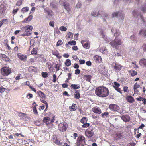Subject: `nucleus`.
<instances>
[{"mask_svg":"<svg viewBox=\"0 0 146 146\" xmlns=\"http://www.w3.org/2000/svg\"><path fill=\"white\" fill-rule=\"evenodd\" d=\"M119 30H116L115 34H114L115 35L116 37L114 40L112 41L110 43L111 45L113 48L116 47L121 44V39L117 38V36H119Z\"/></svg>","mask_w":146,"mask_h":146,"instance_id":"f03ea898","label":"nucleus"},{"mask_svg":"<svg viewBox=\"0 0 146 146\" xmlns=\"http://www.w3.org/2000/svg\"><path fill=\"white\" fill-rule=\"evenodd\" d=\"M93 58L95 62L97 63L101 62L102 61L101 57L100 56L96 55L94 56Z\"/></svg>","mask_w":146,"mask_h":146,"instance_id":"4468645a","label":"nucleus"},{"mask_svg":"<svg viewBox=\"0 0 146 146\" xmlns=\"http://www.w3.org/2000/svg\"><path fill=\"white\" fill-rule=\"evenodd\" d=\"M140 87V85L137 84V83H135L134 85V91H135V90H137V88H139Z\"/></svg>","mask_w":146,"mask_h":146,"instance_id":"37998d69","label":"nucleus"},{"mask_svg":"<svg viewBox=\"0 0 146 146\" xmlns=\"http://www.w3.org/2000/svg\"><path fill=\"white\" fill-rule=\"evenodd\" d=\"M25 115L26 114L25 113H23L20 112V113H19V114L18 115V116L19 117H20L21 118H23L24 117H25Z\"/></svg>","mask_w":146,"mask_h":146,"instance_id":"c03bdc74","label":"nucleus"},{"mask_svg":"<svg viewBox=\"0 0 146 146\" xmlns=\"http://www.w3.org/2000/svg\"><path fill=\"white\" fill-rule=\"evenodd\" d=\"M76 104H75L73 103L72 105L69 107L70 110V111H75L77 109V106H76Z\"/></svg>","mask_w":146,"mask_h":146,"instance_id":"5701e85b","label":"nucleus"},{"mask_svg":"<svg viewBox=\"0 0 146 146\" xmlns=\"http://www.w3.org/2000/svg\"><path fill=\"white\" fill-rule=\"evenodd\" d=\"M77 146H84L86 144V140L85 137L82 135L79 136L77 139L76 143Z\"/></svg>","mask_w":146,"mask_h":146,"instance_id":"7ed1b4c3","label":"nucleus"},{"mask_svg":"<svg viewBox=\"0 0 146 146\" xmlns=\"http://www.w3.org/2000/svg\"><path fill=\"white\" fill-rule=\"evenodd\" d=\"M55 23L53 21H50L49 23V25L50 26L54 27V26Z\"/></svg>","mask_w":146,"mask_h":146,"instance_id":"6e6d98bb","label":"nucleus"},{"mask_svg":"<svg viewBox=\"0 0 146 146\" xmlns=\"http://www.w3.org/2000/svg\"><path fill=\"white\" fill-rule=\"evenodd\" d=\"M76 92L74 94V97L75 98L79 99L80 97V94L79 92L77 91H76Z\"/></svg>","mask_w":146,"mask_h":146,"instance_id":"7c9ffc66","label":"nucleus"},{"mask_svg":"<svg viewBox=\"0 0 146 146\" xmlns=\"http://www.w3.org/2000/svg\"><path fill=\"white\" fill-rule=\"evenodd\" d=\"M53 82H55L56 81V76L55 74H54L53 76Z\"/></svg>","mask_w":146,"mask_h":146,"instance_id":"e2e57ef3","label":"nucleus"},{"mask_svg":"<svg viewBox=\"0 0 146 146\" xmlns=\"http://www.w3.org/2000/svg\"><path fill=\"white\" fill-rule=\"evenodd\" d=\"M65 64L67 66H70L71 64L70 60L69 59H67L66 61Z\"/></svg>","mask_w":146,"mask_h":146,"instance_id":"72a5a7b5","label":"nucleus"},{"mask_svg":"<svg viewBox=\"0 0 146 146\" xmlns=\"http://www.w3.org/2000/svg\"><path fill=\"white\" fill-rule=\"evenodd\" d=\"M63 44V42L62 40H59L58 41L56 44V46H59Z\"/></svg>","mask_w":146,"mask_h":146,"instance_id":"49530a36","label":"nucleus"},{"mask_svg":"<svg viewBox=\"0 0 146 146\" xmlns=\"http://www.w3.org/2000/svg\"><path fill=\"white\" fill-rule=\"evenodd\" d=\"M11 69L7 67H3L1 69V73L4 76L9 75L11 72Z\"/></svg>","mask_w":146,"mask_h":146,"instance_id":"39448f33","label":"nucleus"},{"mask_svg":"<svg viewBox=\"0 0 146 146\" xmlns=\"http://www.w3.org/2000/svg\"><path fill=\"white\" fill-rule=\"evenodd\" d=\"M108 115L109 113L108 112H104L101 114V116L104 118L105 116H108Z\"/></svg>","mask_w":146,"mask_h":146,"instance_id":"603ef678","label":"nucleus"},{"mask_svg":"<svg viewBox=\"0 0 146 146\" xmlns=\"http://www.w3.org/2000/svg\"><path fill=\"white\" fill-rule=\"evenodd\" d=\"M95 92L97 96L101 97H106L109 94L108 89L104 86H100L97 88L95 90Z\"/></svg>","mask_w":146,"mask_h":146,"instance_id":"f257e3e1","label":"nucleus"},{"mask_svg":"<svg viewBox=\"0 0 146 146\" xmlns=\"http://www.w3.org/2000/svg\"><path fill=\"white\" fill-rule=\"evenodd\" d=\"M1 21L3 23V24H6L7 23L8 20L7 19H3Z\"/></svg>","mask_w":146,"mask_h":146,"instance_id":"bf43d9fd","label":"nucleus"},{"mask_svg":"<svg viewBox=\"0 0 146 146\" xmlns=\"http://www.w3.org/2000/svg\"><path fill=\"white\" fill-rule=\"evenodd\" d=\"M44 11L48 15L52 16L53 15V13L52 10L49 9L48 8H46L44 9Z\"/></svg>","mask_w":146,"mask_h":146,"instance_id":"412c9836","label":"nucleus"},{"mask_svg":"<svg viewBox=\"0 0 146 146\" xmlns=\"http://www.w3.org/2000/svg\"><path fill=\"white\" fill-rule=\"evenodd\" d=\"M79 62L80 64H83L85 63V61L84 60H80Z\"/></svg>","mask_w":146,"mask_h":146,"instance_id":"338daca9","label":"nucleus"},{"mask_svg":"<svg viewBox=\"0 0 146 146\" xmlns=\"http://www.w3.org/2000/svg\"><path fill=\"white\" fill-rule=\"evenodd\" d=\"M76 41L74 40L70 41L68 42V44H66V46L68 47V45H75L76 44Z\"/></svg>","mask_w":146,"mask_h":146,"instance_id":"2f4dec72","label":"nucleus"},{"mask_svg":"<svg viewBox=\"0 0 146 146\" xmlns=\"http://www.w3.org/2000/svg\"><path fill=\"white\" fill-rule=\"evenodd\" d=\"M60 29L61 31H66L67 29L66 27H64V26H62L60 27Z\"/></svg>","mask_w":146,"mask_h":146,"instance_id":"8fccbe9b","label":"nucleus"},{"mask_svg":"<svg viewBox=\"0 0 146 146\" xmlns=\"http://www.w3.org/2000/svg\"><path fill=\"white\" fill-rule=\"evenodd\" d=\"M85 134L86 136L88 138L92 137L94 134L93 128L90 127H89L85 131Z\"/></svg>","mask_w":146,"mask_h":146,"instance_id":"20e7f679","label":"nucleus"},{"mask_svg":"<svg viewBox=\"0 0 146 146\" xmlns=\"http://www.w3.org/2000/svg\"><path fill=\"white\" fill-rule=\"evenodd\" d=\"M142 10L143 13H145L146 11V5L145 4L144 7H142Z\"/></svg>","mask_w":146,"mask_h":146,"instance_id":"680f3d73","label":"nucleus"},{"mask_svg":"<svg viewBox=\"0 0 146 146\" xmlns=\"http://www.w3.org/2000/svg\"><path fill=\"white\" fill-rule=\"evenodd\" d=\"M115 135V138L117 140H118L120 139L122 137L121 133H116Z\"/></svg>","mask_w":146,"mask_h":146,"instance_id":"f704fd0d","label":"nucleus"},{"mask_svg":"<svg viewBox=\"0 0 146 146\" xmlns=\"http://www.w3.org/2000/svg\"><path fill=\"white\" fill-rule=\"evenodd\" d=\"M37 92L38 94L41 98L40 99L41 102H42V100L45 101V100L46 99V97L45 94L40 91H38Z\"/></svg>","mask_w":146,"mask_h":146,"instance_id":"6e6552de","label":"nucleus"},{"mask_svg":"<svg viewBox=\"0 0 146 146\" xmlns=\"http://www.w3.org/2000/svg\"><path fill=\"white\" fill-rule=\"evenodd\" d=\"M121 118L125 122H128L130 120V117L128 115H123Z\"/></svg>","mask_w":146,"mask_h":146,"instance_id":"ddd939ff","label":"nucleus"},{"mask_svg":"<svg viewBox=\"0 0 146 146\" xmlns=\"http://www.w3.org/2000/svg\"><path fill=\"white\" fill-rule=\"evenodd\" d=\"M139 64L140 66L143 67H146V59H141L139 61Z\"/></svg>","mask_w":146,"mask_h":146,"instance_id":"2eb2a0df","label":"nucleus"},{"mask_svg":"<svg viewBox=\"0 0 146 146\" xmlns=\"http://www.w3.org/2000/svg\"><path fill=\"white\" fill-rule=\"evenodd\" d=\"M24 28L27 29L28 30H29V31H31L33 29V27L31 26H27L25 27Z\"/></svg>","mask_w":146,"mask_h":146,"instance_id":"5fc2aeb1","label":"nucleus"},{"mask_svg":"<svg viewBox=\"0 0 146 146\" xmlns=\"http://www.w3.org/2000/svg\"><path fill=\"white\" fill-rule=\"evenodd\" d=\"M88 119L86 117H83L82 118L80 122L82 124H84L87 122Z\"/></svg>","mask_w":146,"mask_h":146,"instance_id":"473e14b6","label":"nucleus"},{"mask_svg":"<svg viewBox=\"0 0 146 146\" xmlns=\"http://www.w3.org/2000/svg\"><path fill=\"white\" fill-rule=\"evenodd\" d=\"M31 34V33H26L25 32L24 33H23L21 34V35L23 36H30Z\"/></svg>","mask_w":146,"mask_h":146,"instance_id":"de8ad7c7","label":"nucleus"},{"mask_svg":"<svg viewBox=\"0 0 146 146\" xmlns=\"http://www.w3.org/2000/svg\"><path fill=\"white\" fill-rule=\"evenodd\" d=\"M33 16L32 15H30L28 17L25 18L23 21L24 23H27L31 20Z\"/></svg>","mask_w":146,"mask_h":146,"instance_id":"c756f323","label":"nucleus"},{"mask_svg":"<svg viewBox=\"0 0 146 146\" xmlns=\"http://www.w3.org/2000/svg\"><path fill=\"white\" fill-rule=\"evenodd\" d=\"M61 65L59 64H57L55 66L56 71H58L60 70V68L61 66Z\"/></svg>","mask_w":146,"mask_h":146,"instance_id":"a19ab883","label":"nucleus"},{"mask_svg":"<svg viewBox=\"0 0 146 146\" xmlns=\"http://www.w3.org/2000/svg\"><path fill=\"white\" fill-rule=\"evenodd\" d=\"M63 5L64 6V8L67 10L68 12H70V6L68 3L64 2L63 4Z\"/></svg>","mask_w":146,"mask_h":146,"instance_id":"aec40b11","label":"nucleus"},{"mask_svg":"<svg viewBox=\"0 0 146 146\" xmlns=\"http://www.w3.org/2000/svg\"><path fill=\"white\" fill-rule=\"evenodd\" d=\"M80 71L79 69H77L75 71V74L76 75H77L80 74Z\"/></svg>","mask_w":146,"mask_h":146,"instance_id":"774afa93","label":"nucleus"},{"mask_svg":"<svg viewBox=\"0 0 146 146\" xmlns=\"http://www.w3.org/2000/svg\"><path fill=\"white\" fill-rule=\"evenodd\" d=\"M122 66L119 64H115V65L114 66V68L116 70L119 71L121 70Z\"/></svg>","mask_w":146,"mask_h":146,"instance_id":"a878e982","label":"nucleus"},{"mask_svg":"<svg viewBox=\"0 0 146 146\" xmlns=\"http://www.w3.org/2000/svg\"><path fill=\"white\" fill-rule=\"evenodd\" d=\"M114 84L113 87L115 90L119 93H122L121 89L119 88L120 86V84L117 82H114Z\"/></svg>","mask_w":146,"mask_h":146,"instance_id":"9b49d317","label":"nucleus"},{"mask_svg":"<svg viewBox=\"0 0 146 146\" xmlns=\"http://www.w3.org/2000/svg\"><path fill=\"white\" fill-rule=\"evenodd\" d=\"M38 50V48L37 47H35L32 50L31 52V54L32 55H37V51Z\"/></svg>","mask_w":146,"mask_h":146,"instance_id":"cd10ccee","label":"nucleus"},{"mask_svg":"<svg viewBox=\"0 0 146 146\" xmlns=\"http://www.w3.org/2000/svg\"><path fill=\"white\" fill-rule=\"evenodd\" d=\"M33 111L34 113L36 115H38V112L37 111V110L36 106H34L33 108Z\"/></svg>","mask_w":146,"mask_h":146,"instance_id":"79ce46f5","label":"nucleus"},{"mask_svg":"<svg viewBox=\"0 0 146 146\" xmlns=\"http://www.w3.org/2000/svg\"><path fill=\"white\" fill-rule=\"evenodd\" d=\"M19 10V8L13 9L12 11V13L14 15Z\"/></svg>","mask_w":146,"mask_h":146,"instance_id":"13d9d810","label":"nucleus"},{"mask_svg":"<svg viewBox=\"0 0 146 146\" xmlns=\"http://www.w3.org/2000/svg\"><path fill=\"white\" fill-rule=\"evenodd\" d=\"M50 118L47 116L44 117L43 120V121L44 123H46V125L48 127V125L50 124Z\"/></svg>","mask_w":146,"mask_h":146,"instance_id":"f3484780","label":"nucleus"},{"mask_svg":"<svg viewBox=\"0 0 146 146\" xmlns=\"http://www.w3.org/2000/svg\"><path fill=\"white\" fill-rule=\"evenodd\" d=\"M54 143L60 146H61L62 145V143L57 139H56L54 141Z\"/></svg>","mask_w":146,"mask_h":146,"instance_id":"58836bf2","label":"nucleus"},{"mask_svg":"<svg viewBox=\"0 0 146 146\" xmlns=\"http://www.w3.org/2000/svg\"><path fill=\"white\" fill-rule=\"evenodd\" d=\"M92 111L96 114H100L102 113L101 110L100 108L97 106L93 107L92 108Z\"/></svg>","mask_w":146,"mask_h":146,"instance_id":"1a4fd4ad","label":"nucleus"},{"mask_svg":"<svg viewBox=\"0 0 146 146\" xmlns=\"http://www.w3.org/2000/svg\"><path fill=\"white\" fill-rule=\"evenodd\" d=\"M7 57V56L4 54H0V58H5Z\"/></svg>","mask_w":146,"mask_h":146,"instance_id":"4d7b16f0","label":"nucleus"},{"mask_svg":"<svg viewBox=\"0 0 146 146\" xmlns=\"http://www.w3.org/2000/svg\"><path fill=\"white\" fill-rule=\"evenodd\" d=\"M92 77V76L91 75H86L84 76V78H85V79L86 81L89 82L90 81Z\"/></svg>","mask_w":146,"mask_h":146,"instance_id":"bb28decb","label":"nucleus"},{"mask_svg":"<svg viewBox=\"0 0 146 146\" xmlns=\"http://www.w3.org/2000/svg\"><path fill=\"white\" fill-rule=\"evenodd\" d=\"M70 87L71 89H77L80 88V86L79 84H71Z\"/></svg>","mask_w":146,"mask_h":146,"instance_id":"393cba45","label":"nucleus"},{"mask_svg":"<svg viewBox=\"0 0 146 146\" xmlns=\"http://www.w3.org/2000/svg\"><path fill=\"white\" fill-rule=\"evenodd\" d=\"M22 1L23 0H19L16 3V5L19 6H20L22 4Z\"/></svg>","mask_w":146,"mask_h":146,"instance_id":"a18cd8bd","label":"nucleus"},{"mask_svg":"<svg viewBox=\"0 0 146 146\" xmlns=\"http://www.w3.org/2000/svg\"><path fill=\"white\" fill-rule=\"evenodd\" d=\"M142 33L143 34L142 36H146V30H141L139 32V34H141V33Z\"/></svg>","mask_w":146,"mask_h":146,"instance_id":"ea45409f","label":"nucleus"},{"mask_svg":"<svg viewBox=\"0 0 146 146\" xmlns=\"http://www.w3.org/2000/svg\"><path fill=\"white\" fill-rule=\"evenodd\" d=\"M19 58L22 61H25L26 60L27 56L26 55H23L20 53H18L17 54Z\"/></svg>","mask_w":146,"mask_h":146,"instance_id":"f8f14e48","label":"nucleus"},{"mask_svg":"<svg viewBox=\"0 0 146 146\" xmlns=\"http://www.w3.org/2000/svg\"><path fill=\"white\" fill-rule=\"evenodd\" d=\"M128 87L127 86H125L123 87V91L125 92H128Z\"/></svg>","mask_w":146,"mask_h":146,"instance_id":"69168bd1","label":"nucleus"},{"mask_svg":"<svg viewBox=\"0 0 146 146\" xmlns=\"http://www.w3.org/2000/svg\"><path fill=\"white\" fill-rule=\"evenodd\" d=\"M125 98L126 100L129 103H133L135 101L133 98L131 96H127Z\"/></svg>","mask_w":146,"mask_h":146,"instance_id":"a211bd4d","label":"nucleus"},{"mask_svg":"<svg viewBox=\"0 0 146 146\" xmlns=\"http://www.w3.org/2000/svg\"><path fill=\"white\" fill-rule=\"evenodd\" d=\"M42 102L44 103L45 104L46 109L44 111H46L47 110V109L48 107V104L46 101H44L42 100Z\"/></svg>","mask_w":146,"mask_h":146,"instance_id":"09e8293b","label":"nucleus"},{"mask_svg":"<svg viewBox=\"0 0 146 146\" xmlns=\"http://www.w3.org/2000/svg\"><path fill=\"white\" fill-rule=\"evenodd\" d=\"M41 75L43 77L46 78L48 76V74L46 72H43L41 73Z\"/></svg>","mask_w":146,"mask_h":146,"instance_id":"e433bc0d","label":"nucleus"},{"mask_svg":"<svg viewBox=\"0 0 146 146\" xmlns=\"http://www.w3.org/2000/svg\"><path fill=\"white\" fill-rule=\"evenodd\" d=\"M29 10V7H25L23 8L22 9L21 11H23L27 12Z\"/></svg>","mask_w":146,"mask_h":146,"instance_id":"864d4df0","label":"nucleus"},{"mask_svg":"<svg viewBox=\"0 0 146 146\" xmlns=\"http://www.w3.org/2000/svg\"><path fill=\"white\" fill-rule=\"evenodd\" d=\"M90 124L89 123H86L83 124L82 125V127L83 128H87L90 126Z\"/></svg>","mask_w":146,"mask_h":146,"instance_id":"3c124183","label":"nucleus"},{"mask_svg":"<svg viewBox=\"0 0 146 146\" xmlns=\"http://www.w3.org/2000/svg\"><path fill=\"white\" fill-rule=\"evenodd\" d=\"M98 70L101 74H104L105 73L104 67L103 66H99L98 67Z\"/></svg>","mask_w":146,"mask_h":146,"instance_id":"4be33fe9","label":"nucleus"},{"mask_svg":"<svg viewBox=\"0 0 146 146\" xmlns=\"http://www.w3.org/2000/svg\"><path fill=\"white\" fill-rule=\"evenodd\" d=\"M85 41H82L81 43L82 44L84 47L86 49H89V44L88 42L84 43Z\"/></svg>","mask_w":146,"mask_h":146,"instance_id":"b1692460","label":"nucleus"},{"mask_svg":"<svg viewBox=\"0 0 146 146\" xmlns=\"http://www.w3.org/2000/svg\"><path fill=\"white\" fill-rule=\"evenodd\" d=\"M73 35V34L71 32H70L68 33L66 35L67 37L68 38H72Z\"/></svg>","mask_w":146,"mask_h":146,"instance_id":"4c0bfd02","label":"nucleus"},{"mask_svg":"<svg viewBox=\"0 0 146 146\" xmlns=\"http://www.w3.org/2000/svg\"><path fill=\"white\" fill-rule=\"evenodd\" d=\"M36 68L35 67L31 66L29 67L28 69V71L30 72H32L35 71Z\"/></svg>","mask_w":146,"mask_h":146,"instance_id":"c85d7f7f","label":"nucleus"},{"mask_svg":"<svg viewBox=\"0 0 146 146\" xmlns=\"http://www.w3.org/2000/svg\"><path fill=\"white\" fill-rule=\"evenodd\" d=\"M67 124L65 122L60 123L58 125V129L60 131H65L67 128Z\"/></svg>","mask_w":146,"mask_h":146,"instance_id":"423d86ee","label":"nucleus"},{"mask_svg":"<svg viewBox=\"0 0 146 146\" xmlns=\"http://www.w3.org/2000/svg\"><path fill=\"white\" fill-rule=\"evenodd\" d=\"M5 90V89L3 87H0V92L3 93L4 92Z\"/></svg>","mask_w":146,"mask_h":146,"instance_id":"0e129e2a","label":"nucleus"},{"mask_svg":"<svg viewBox=\"0 0 146 146\" xmlns=\"http://www.w3.org/2000/svg\"><path fill=\"white\" fill-rule=\"evenodd\" d=\"M129 72L131 73V76H134L137 74V72L133 70H130Z\"/></svg>","mask_w":146,"mask_h":146,"instance_id":"c9c22d12","label":"nucleus"},{"mask_svg":"<svg viewBox=\"0 0 146 146\" xmlns=\"http://www.w3.org/2000/svg\"><path fill=\"white\" fill-rule=\"evenodd\" d=\"M52 53L53 55L56 56L58 59H60L62 57V56L60 55L59 53L57 50H52Z\"/></svg>","mask_w":146,"mask_h":146,"instance_id":"6ab92c4d","label":"nucleus"},{"mask_svg":"<svg viewBox=\"0 0 146 146\" xmlns=\"http://www.w3.org/2000/svg\"><path fill=\"white\" fill-rule=\"evenodd\" d=\"M142 48L144 52L146 51V44H144L142 46Z\"/></svg>","mask_w":146,"mask_h":146,"instance_id":"052dcab7","label":"nucleus"},{"mask_svg":"<svg viewBox=\"0 0 146 146\" xmlns=\"http://www.w3.org/2000/svg\"><path fill=\"white\" fill-rule=\"evenodd\" d=\"M104 13V12L102 11H100L98 12H93L91 13V14L92 16L94 17H96L100 15H101L102 16L103 15Z\"/></svg>","mask_w":146,"mask_h":146,"instance_id":"dca6fc26","label":"nucleus"},{"mask_svg":"<svg viewBox=\"0 0 146 146\" xmlns=\"http://www.w3.org/2000/svg\"><path fill=\"white\" fill-rule=\"evenodd\" d=\"M122 13V11H119L113 13L112 14V17H120L121 19H124V16L123 15Z\"/></svg>","mask_w":146,"mask_h":146,"instance_id":"0eeeda50","label":"nucleus"},{"mask_svg":"<svg viewBox=\"0 0 146 146\" xmlns=\"http://www.w3.org/2000/svg\"><path fill=\"white\" fill-rule=\"evenodd\" d=\"M110 109L112 111H117L120 108L119 106L115 104H111L109 106Z\"/></svg>","mask_w":146,"mask_h":146,"instance_id":"9d476101","label":"nucleus"}]
</instances>
